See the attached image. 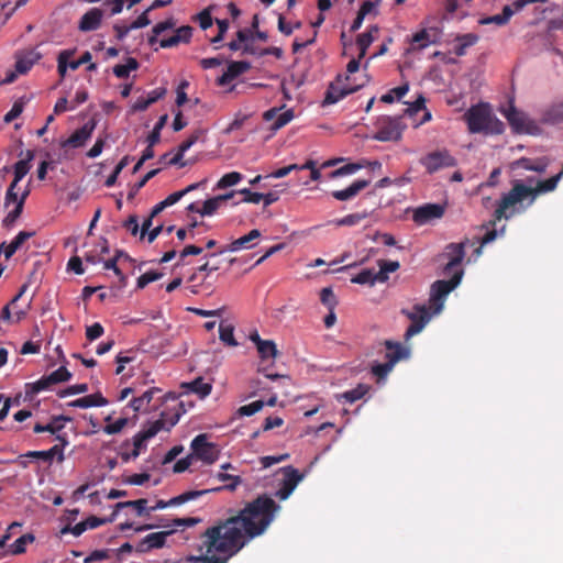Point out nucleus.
<instances>
[{
    "label": "nucleus",
    "instance_id": "35",
    "mask_svg": "<svg viewBox=\"0 0 563 563\" xmlns=\"http://www.w3.org/2000/svg\"><path fill=\"white\" fill-rule=\"evenodd\" d=\"M378 266H379V271L377 272L378 273V277H377L378 282L385 283L388 279V273L396 272L400 267V264L397 261L379 260Z\"/></svg>",
    "mask_w": 563,
    "mask_h": 563
},
{
    "label": "nucleus",
    "instance_id": "29",
    "mask_svg": "<svg viewBox=\"0 0 563 563\" xmlns=\"http://www.w3.org/2000/svg\"><path fill=\"white\" fill-rule=\"evenodd\" d=\"M30 194L29 189H25L18 201V205L14 207L13 210H11L5 218L2 220V225L7 229L13 227V224L16 222V220L21 217L23 212V207L25 203V200Z\"/></svg>",
    "mask_w": 563,
    "mask_h": 563
},
{
    "label": "nucleus",
    "instance_id": "30",
    "mask_svg": "<svg viewBox=\"0 0 563 563\" xmlns=\"http://www.w3.org/2000/svg\"><path fill=\"white\" fill-rule=\"evenodd\" d=\"M34 158V152L31 150H27L25 153V157L23 159L18 161L13 166V174L15 177V181H21L24 176L30 172L31 169V162Z\"/></svg>",
    "mask_w": 563,
    "mask_h": 563
},
{
    "label": "nucleus",
    "instance_id": "62",
    "mask_svg": "<svg viewBox=\"0 0 563 563\" xmlns=\"http://www.w3.org/2000/svg\"><path fill=\"white\" fill-rule=\"evenodd\" d=\"M128 423V419L126 418H120L118 419L115 422L113 423H108L104 428H103V431L107 433V434H117L119 432L122 431V429L126 426Z\"/></svg>",
    "mask_w": 563,
    "mask_h": 563
},
{
    "label": "nucleus",
    "instance_id": "49",
    "mask_svg": "<svg viewBox=\"0 0 563 563\" xmlns=\"http://www.w3.org/2000/svg\"><path fill=\"white\" fill-rule=\"evenodd\" d=\"M222 203H220V198L212 197L210 199H207L201 209L199 210V214L202 217L205 216H212L216 213V211L220 208Z\"/></svg>",
    "mask_w": 563,
    "mask_h": 563
},
{
    "label": "nucleus",
    "instance_id": "16",
    "mask_svg": "<svg viewBox=\"0 0 563 563\" xmlns=\"http://www.w3.org/2000/svg\"><path fill=\"white\" fill-rule=\"evenodd\" d=\"M172 533V531H159L147 534L143 538L137 547L136 551L141 553L148 552L153 549H161L166 543V538Z\"/></svg>",
    "mask_w": 563,
    "mask_h": 563
},
{
    "label": "nucleus",
    "instance_id": "12",
    "mask_svg": "<svg viewBox=\"0 0 563 563\" xmlns=\"http://www.w3.org/2000/svg\"><path fill=\"white\" fill-rule=\"evenodd\" d=\"M261 238V231L257 229L251 230L247 234L233 240L229 245L219 249L210 256L221 255L225 252H239L241 250H250L255 245V241Z\"/></svg>",
    "mask_w": 563,
    "mask_h": 563
},
{
    "label": "nucleus",
    "instance_id": "33",
    "mask_svg": "<svg viewBox=\"0 0 563 563\" xmlns=\"http://www.w3.org/2000/svg\"><path fill=\"white\" fill-rule=\"evenodd\" d=\"M234 327L225 321V320H222L219 324V338L220 340L229 345V346H236L238 345V342L236 340L234 339Z\"/></svg>",
    "mask_w": 563,
    "mask_h": 563
},
{
    "label": "nucleus",
    "instance_id": "23",
    "mask_svg": "<svg viewBox=\"0 0 563 563\" xmlns=\"http://www.w3.org/2000/svg\"><path fill=\"white\" fill-rule=\"evenodd\" d=\"M549 166V161L547 157H540V158H528V157H521L512 163V168H521L525 170H531L539 174L545 173L547 168Z\"/></svg>",
    "mask_w": 563,
    "mask_h": 563
},
{
    "label": "nucleus",
    "instance_id": "45",
    "mask_svg": "<svg viewBox=\"0 0 563 563\" xmlns=\"http://www.w3.org/2000/svg\"><path fill=\"white\" fill-rule=\"evenodd\" d=\"M75 51L64 49L59 52L57 57V70L62 78L65 77L68 68V59L74 55Z\"/></svg>",
    "mask_w": 563,
    "mask_h": 563
},
{
    "label": "nucleus",
    "instance_id": "37",
    "mask_svg": "<svg viewBox=\"0 0 563 563\" xmlns=\"http://www.w3.org/2000/svg\"><path fill=\"white\" fill-rule=\"evenodd\" d=\"M262 361L274 360L277 356V347L274 341L265 340L256 347Z\"/></svg>",
    "mask_w": 563,
    "mask_h": 563
},
{
    "label": "nucleus",
    "instance_id": "34",
    "mask_svg": "<svg viewBox=\"0 0 563 563\" xmlns=\"http://www.w3.org/2000/svg\"><path fill=\"white\" fill-rule=\"evenodd\" d=\"M146 505H147V499H144V498L136 499V500H129V501H120V503L115 504L114 511H118L119 509H123V508H134L139 516H144V515L150 514V510L146 508Z\"/></svg>",
    "mask_w": 563,
    "mask_h": 563
},
{
    "label": "nucleus",
    "instance_id": "51",
    "mask_svg": "<svg viewBox=\"0 0 563 563\" xmlns=\"http://www.w3.org/2000/svg\"><path fill=\"white\" fill-rule=\"evenodd\" d=\"M265 402L263 400H256L249 405L241 406L238 409L239 416H252L263 409Z\"/></svg>",
    "mask_w": 563,
    "mask_h": 563
},
{
    "label": "nucleus",
    "instance_id": "11",
    "mask_svg": "<svg viewBox=\"0 0 563 563\" xmlns=\"http://www.w3.org/2000/svg\"><path fill=\"white\" fill-rule=\"evenodd\" d=\"M284 477L280 482V487L275 493V496L279 500H286L295 490L297 485L302 481L303 475L292 466H285L280 468Z\"/></svg>",
    "mask_w": 563,
    "mask_h": 563
},
{
    "label": "nucleus",
    "instance_id": "27",
    "mask_svg": "<svg viewBox=\"0 0 563 563\" xmlns=\"http://www.w3.org/2000/svg\"><path fill=\"white\" fill-rule=\"evenodd\" d=\"M108 400L100 394H91L68 402L70 407L89 408L106 406Z\"/></svg>",
    "mask_w": 563,
    "mask_h": 563
},
{
    "label": "nucleus",
    "instance_id": "14",
    "mask_svg": "<svg viewBox=\"0 0 563 563\" xmlns=\"http://www.w3.org/2000/svg\"><path fill=\"white\" fill-rule=\"evenodd\" d=\"M444 213V207L438 203H427L416 209L413 220L419 224H424L433 219H439Z\"/></svg>",
    "mask_w": 563,
    "mask_h": 563
},
{
    "label": "nucleus",
    "instance_id": "9",
    "mask_svg": "<svg viewBox=\"0 0 563 563\" xmlns=\"http://www.w3.org/2000/svg\"><path fill=\"white\" fill-rule=\"evenodd\" d=\"M419 163L426 168L428 174H434L442 168L456 166L457 161L448 150H438L422 156Z\"/></svg>",
    "mask_w": 563,
    "mask_h": 563
},
{
    "label": "nucleus",
    "instance_id": "32",
    "mask_svg": "<svg viewBox=\"0 0 563 563\" xmlns=\"http://www.w3.org/2000/svg\"><path fill=\"white\" fill-rule=\"evenodd\" d=\"M217 478L221 482H225V483H229L224 486H219V487H214V488H209L207 489L208 493H216V492H220L222 489H227V490H230V492H234L236 489V487L242 483V478L238 475H231V474H228V473H218L217 474Z\"/></svg>",
    "mask_w": 563,
    "mask_h": 563
},
{
    "label": "nucleus",
    "instance_id": "2",
    "mask_svg": "<svg viewBox=\"0 0 563 563\" xmlns=\"http://www.w3.org/2000/svg\"><path fill=\"white\" fill-rule=\"evenodd\" d=\"M526 199H532L531 187L527 186L521 180H516L512 184L511 189L507 194H505L499 200L497 208L493 213V219L482 225V229H484L486 232L479 239L481 244L475 250L477 256L481 255L482 247L484 245L493 242L497 238V221H500L501 219L508 220L512 218L516 213L525 211L526 207L522 206V202Z\"/></svg>",
    "mask_w": 563,
    "mask_h": 563
},
{
    "label": "nucleus",
    "instance_id": "8",
    "mask_svg": "<svg viewBox=\"0 0 563 563\" xmlns=\"http://www.w3.org/2000/svg\"><path fill=\"white\" fill-rule=\"evenodd\" d=\"M377 131L374 139L380 142L398 141L401 137L404 125L400 118L383 117L376 123Z\"/></svg>",
    "mask_w": 563,
    "mask_h": 563
},
{
    "label": "nucleus",
    "instance_id": "18",
    "mask_svg": "<svg viewBox=\"0 0 563 563\" xmlns=\"http://www.w3.org/2000/svg\"><path fill=\"white\" fill-rule=\"evenodd\" d=\"M386 347L385 360L394 367L399 361L406 360L410 355L408 347L404 346L399 342L386 340L384 342Z\"/></svg>",
    "mask_w": 563,
    "mask_h": 563
},
{
    "label": "nucleus",
    "instance_id": "5",
    "mask_svg": "<svg viewBox=\"0 0 563 563\" xmlns=\"http://www.w3.org/2000/svg\"><path fill=\"white\" fill-rule=\"evenodd\" d=\"M500 112L507 119L509 125L511 126L515 133H526V134H537L539 132V126L537 123L529 119L528 115L519 111L514 100L509 101L508 108H501Z\"/></svg>",
    "mask_w": 563,
    "mask_h": 563
},
{
    "label": "nucleus",
    "instance_id": "4",
    "mask_svg": "<svg viewBox=\"0 0 563 563\" xmlns=\"http://www.w3.org/2000/svg\"><path fill=\"white\" fill-rule=\"evenodd\" d=\"M463 274V269H456L449 280H437L431 285L429 309L433 313L442 311L446 296L460 285Z\"/></svg>",
    "mask_w": 563,
    "mask_h": 563
},
{
    "label": "nucleus",
    "instance_id": "17",
    "mask_svg": "<svg viewBox=\"0 0 563 563\" xmlns=\"http://www.w3.org/2000/svg\"><path fill=\"white\" fill-rule=\"evenodd\" d=\"M95 130V123L87 122L81 128L77 129L67 140L62 142V147H80L91 136Z\"/></svg>",
    "mask_w": 563,
    "mask_h": 563
},
{
    "label": "nucleus",
    "instance_id": "19",
    "mask_svg": "<svg viewBox=\"0 0 563 563\" xmlns=\"http://www.w3.org/2000/svg\"><path fill=\"white\" fill-rule=\"evenodd\" d=\"M208 493V490H189V492H185L176 497H173L172 499H169L168 501H164V500H157L156 504L151 507L148 510L150 511H154V510H157V509H164L166 507H169V506H179V505H183L187 501H190V500H194L200 496H203Z\"/></svg>",
    "mask_w": 563,
    "mask_h": 563
},
{
    "label": "nucleus",
    "instance_id": "6",
    "mask_svg": "<svg viewBox=\"0 0 563 563\" xmlns=\"http://www.w3.org/2000/svg\"><path fill=\"white\" fill-rule=\"evenodd\" d=\"M401 313L411 321L405 332L406 340H409L413 335L420 333L434 314L426 305H415L411 310L401 309Z\"/></svg>",
    "mask_w": 563,
    "mask_h": 563
},
{
    "label": "nucleus",
    "instance_id": "57",
    "mask_svg": "<svg viewBox=\"0 0 563 563\" xmlns=\"http://www.w3.org/2000/svg\"><path fill=\"white\" fill-rule=\"evenodd\" d=\"M118 258H109L107 261H104L103 263V267L106 269H111L114 272V274L119 277L120 282L122 285H125L126 283V277L125 275L122 273V271L118 267Z\"/></svg>",
    "mask_w": 563,
    "mask_h": 563
},
{
    "label": "nucleus",
    "instance_id": "25",
    "mask_svg": "<svg viewBox=\"0 0 563 563\" xmlns=\"http://www.w3.org/2000/svg\"><path fill=\"white\" fill-rule=\"evenodd\" d=\"M560 179H561V175H555L545 180H537L536 187H531L532 199H530V201L528 202V206L533 205L534 200L537 199V197L540 194L553 191L556 188Z\"/></svg>",
    "mask_w": 563,
    "mask_h": 563
},
{
    "label": "nucleus",
    "instance_id": "41",
    "mask_svg": "<svg viewBox=\"0 0 563 563\" xmlns=\"http://www.w3.org/2000/svg\"><path fill=\"white\" fill-rule=\"evenodd\" d=\"M369 390V387L367 385L360 384L355 388L347 390L342 394V398L345 399V401L353 404L356 400H360L363 398Z\"/></svg>",
    "mask_w": 563,
    "mask_h": 563
},
{
    "label": "nucleus",
    "instance_id": "60",
    "mask_svg": "<svg viewBox=\"0 0 563 563\" xmlns=\"http://www.w3.org/2000/svg\"><path fill=\"white\" fill-rule=\"evenodd\" d=\"M88 391V385L87 384H76L73 386H69L60 391H58V396L60 398H64L69 395H77V394H84Z\"/></svg>",
    "mask_w": 563,
    "mask_h": 563
},
{
    "label": "nucleus",
    "instance_id": "43",
    "mask_svg": "<svg viewBox=\"0 0 563 563\" xmlns=\"http://www.w3.org/2000/svg\"><path fill=\"white\" fill-rule=\"evenodd\" d=\"M242 180V174L239 172H231L224 174L219 181L217 183L218 189H225L228 187L234 186Z\"/></svg>",
    "mask_w": 563,
    "mask_h": 563
},
{
    "label": "nucleus",
    "instance_id": "64",
    "mask_svg": "<svg viewBox=\"0 0 563 563\" xmlns=\"http://www.w3.org/2000/svg\"><path fill=\"white\" fill-rule=\"evenodd\" d=\"M103 334V327L99 322H95L86 330V336L89 341H95Z\"/></svg>",
    "mask_w": 563,
    "mask_h": 563
},
{
    "label": "nucleus",
    "instance_id": "58",
    "mask_svg": "<svg viewBox=\"0 0 563 563\" xmlns=\"http://www.w3.org/2000/svg\"><path fill=\"white\" fill-rule=\"evenodd\" d=\"M249 114L236 113L234 120L229 124V126L224 130V133L230 134L235 130H239L243 126L245 121L249 119Z\"/></svg>",
    "mask_w": 563,
    "mask_h": 563
},
{
    "label": "nucleus",
    "instance_id": "24",
    "mask_svg": "<svg viewBox=\"0 0 563 563\" xmlns=\"http://www.w3.org/2000/svg\"><path fill=\"white\" fill-rule=\"evenodd\" d=\"M103 13L98 8L87 11L79 21V30L82 32L95 31L101 25Z\"/></svg>",
    "mask_w": 563,
    "mask_h": 563
},
{
    "label": "nucleus",
    "instance_id": "56",
    "mask_svg": "<svg viewBox=\"0 0 563 563\" xmlns=\"http://www.w3.org/2000/svg\"><path fill=\"white\" fill-rule=\"evenodd\" d=\"M362 167H363V165L356 164V163L346 164V165H344V166L333 170L331 173V178H336V177H340V176L354 174L355 172H357Z\"/></svg>",
    "mask_w": 563,
    "mask_h": 563
},
{
    "label": "nucleus",
    "instance_id": "31",
    "mask_svg": "<svg viewBox=\"0 0 563 563\" xmlns=\"http://www.w3.org/2000/svg\"><path fill=\"white\" fill-rule=\"evenodd\" d=\"M379 31L377 25H372L367 32L362 33L356 38V44L360 48V58H363L366 54L367 48L375 40V34Z\"/></svg>",
    "mask_w": 563,
    "mask_h": 563
},
{
    "label": "nucleus",
    "instance_id": "22",
    "mask_svg": "<svg viewBox=\"0 0 563 563\" xmlns=\"http://www.w3.org/2000/svg\"><path fill=\"white\" fill-rule=\"evenodd\" d=\"M371 184V180L367 179H357L354 183H352L349 187L341 190H334L332 191V197L339 201H347L354 198L356 195H358L360 191L368 187Z\"/></svg>",
    "mask_w": 563,
    "mask_h": 563
},
{
    "label": "nucleus",
    "instance_id": "40",
    "mask_svg": "<svg viewBox=\"0 0 563 563\" xmlns=\"http://www.w3.org/2000/svg\"><path fill=\"white\" fill-rule=\"evenodd\" d=\"M114 549L95 550L85 558L84 563H95L108 560H114Z\"/></svg>",
    "mask_w": 563,
    "mask_h": 563
},
{
    "label": "nucleus",
    "instance_id": "59",
    "mask_svg": "<svg viewBox=\"0 0 563 563\" xmlns=\"http://www.w3.org/2000/svg\"><path fill=\"white\" fill-rule=\"evenodd\" d=\"M239 194L242 196V202L258 203L263 198V194L253 192L247 188L241 189Z\"/></svg>",
    "mask_w": 563,
    "mask_h": 563
},
{
    "label": "nucleus",
    "instance_id": "63",
    "mask_svg": "<svg viewBox=\"0 0 563 563\" xmlns=\"http://www.w3.org/2000/svg\"><path fill=\"white\" fill-rule=\"evenodd\" d=\"M34 59L27 57H19L15 63V70L24 75L26 74L33 66Z\"/></svg>",
    "mask_w": 563,
    "mask_h": 563
},
{
    "label": "nucleus",
    "instance_id": "48",
    "mask_svg": "<svg viewBox=\"0 0 563 563\" xmlns=\"http://www.w3.org/2000/svg\"><path fill=\"white\" fill-rule=\"evenodd\" d=\"M47 376L49 377L51 383L56 385L58 383L68 382L71 378V373L65 366H60Z\"/></svg>",
    "mask_w": 563,
    "mask_h": 563
},
{
    "label": "nucleus",
    "instance_id": "50",
    "mask_svg": "<svg viewBox=\"0 0 563 563\" xmlns=\"http://www.w3.org/2000/svg\"><path fill=\"white\" fill-rule=\"evenodd\" d=\"M393 368L394 367L387 361L385 363H375L372 365V374L376 376L379 382L385 379Z\"/></svg>",
    "mask_w": 563,
    "mask_h": 563
},
{
    "label": "nucleus",
    "instance_id": "52",
    "mask_svg": "<svg viewBox=\"0 0 563 563\" xmlns=\"http://www.w3.org/2000/svg\"><path fill=\"white\" fill-rule=\"evenodd\" d=\"M117 516V511H113V514L109 518H99L96 516L88 517L85 521L87 529H96L100 527L101 525L112 522Z\"/></svg>",
    "mask_w": 563,
    "mask_h": 563
},
{
    "label": "nucleus",
    "instance_id": "1",
    "mask_svg": "<svg viewBox=\"0 0 563 563\" xmlns=\"http://www.w3.org/2000/svg\"><path fill=\"white\" fill-rule=\"evenodd\" d=\"M280 506L263 494L227 519L207 528L200 537V555L187 559L190 563H228L253 539L262 536L274 521Z\"/></svg>",
    "mask_w": 563,
    "mask_h": 563
},
{
    "label": "nucleus",
    "instance_id": "42",
    "mask_svg": "<svg viewBox=\"0 0 563 563\" xmlns=\"http://www.w3.org/2000/svg\"><path fill=\"white\" fill-rule=\"evenodd\" d=\"M368 217L366 211L351 213L335 221V224L339 227H353L360 224L364 219Z\"/></svg>",
    "mask_w": 563,
    "mask_h": 563
},
{
    "label": "nucleus",
    "instance_id": "44",
    "mask_svg": "<svg viewBox=\"0 0 563 563\" xmlns=\"http://www.w3.org/2000/svg\"><path fill=\"white\" fill-rule=\"evenodd\" d=\"M59 452V449L57 448H51L46 451H29L24 456L32 457V459H40L44 462L52 463L54 457H57V453Z\"/></svg>",
    "mask_w": 563,
    "mask_h": 563
},
{
    "label": "nucleus",
    "instance_id": "7",
    "mask_svg": "<svg viewBox=\"0 0 563 563\" xmlns=\"http://www.w3.org/2000/svg\"><path fill=\"white\" fill-rule=\"evenodd\" d=\"M192 451V459H197L202 461L206 464H213L220 455V450L218 445L211 442H208V435L202 433L198 434L190 444Z\"/></svg>",
    "mask_w": 563,
    "mask_h": 563
},
{
    "label": "nucleus",
    "instance_id": "47",
    "mask_svg": "<svg viewBox=\"0 0 563 563\" xmlns=\"http://www.w3.org/2000/svg\"><path fill=\"white\" fill-rule=\"evenodd\" d=\"M165 428V422L162 419H158L152 422L146 429L140 431L143 439L146 441L151 438L155 437L162 429Z\"/></svg>",
    "mask_w": 563,
    "mask_h": 563
},
{
    "label": "nucleus",
    "instance_id": "26",
    "mask_svg": "<svg viewBox=\"0 0 563 563\" xmlns=\"http://www.w3.org/2000/svg\"><path fill=\"white\" fill-rule=\"evenodd\" d=\"M181 388L189 393L197 394L200 398H206L211 394L212 385L206 383L202 377H197L191 382L183 383Z\"/></svg>",
    "mask_w": 563,
    "mask_h": 563
},
{
    "label": "nucleus",
    "instance_id": "54",
    "mask_svg": "<svg viewBox=\"0 0 563 563\" xmlns=\"http://www.w3.org/2000/svg\"><path fill=\"white\" fill-rule=\"evenodd\" d=\"M294 119V111L291 109L277 114L275 122L272 125V130L277 131L288 124Z\"/></svg>",
    "mask_w": 563,
    "mask_h": 563
},
{
    "label": "nucleus",
    "instance_id": "10",
    "mask_svg": "<svg viewBox=\"0 0 563 563\" xmlns=\"http://www.w3.org/2000/svg\"><path fill=\"white\" fill-rule=\"evenodd\" d=\"M345 84H342V76L339 75L334 82H331L325 91L322 106H330L339 102L346 96L357 91L362 85L352 86L349 84L350 76L344 77Z\"/></svg>",
    "mask_w": 563,
    "mask_h": 563
},
{
    "label": "nucleus",
    "instance_id": "15",
    "mask_svg": "<svg viewBox=\"0 0 563 563\" xmlns=\"http://www.w3.org/2000/svg\"><path fill=\"white\" fill-rule=\"evenodd\" d=\"M251 68V63L246 60L230 62L227 70L218 78L219 86H227L240 75Z\"/></svg>",
    "mask_w": 563,
    "mask_h": 563
},
{
    "label": "nucleus",
    "instance_id": "36",
    "mask_svg": "<svg viewBox=\"0 0 563 563\" xmlns=\"http://www.w3.org/2000/svg\"><path fill=\"white\" fill-rule=\"evenodd\" d=\"M377 277L378 273H375L374 269L366 268L352 277L351 282L354 284L373 286L376 282H378Z\"/></svg>",
    "mask_w": 563,
    "mask_h": 563
},
{
    "label": "nucleus",
    "instance_id": "20",
    "mask_svg": "<svg viewBox=\"0 0 563 563\" xmlns=\"http://www.w3.org/2000/svg\"><path fill=\"white\" fill-rule=\"evenodd\" d=\"M191 37H192V27L189 25H183L175 31L174 35L166 37V38H162L159 41V46L162 48H170V47L178 46L181 43L188 44L190 42Z\"/></svg>",
    "mask_w": 563,
    "mask_h": 563
},
{
    "label": "nucleus",
    "instance_id": "61",
    "mask_svg": "<svg viewBox=\"0 0 563 563\" xmlns=\"http://www.w3.org/2000/svg\"><path fill=\"white\" fill-rule=\"evenodd\" d=\"M320 300L324 306L329 307L330 309H333V307L336 303L334 294H333L332 289L329 287L321 289Z\"/></svg>",
    "mask_w": 563,
    "mask_h": 563
},
{
    "label": "nucleus",
    "instance_id": "28",
    "mask_svg": "<svg viewBox=\"0 0 563 563\" xmlns=\"http://www.w3.org/2000/svg\"><path fill=\"white\" fill-rule=\"evenodd\" d=\"M54 384L51 383L47 375L42 376L38 380L25 384V400H32L35 395L43 390L49 389Z\"/></svg>",
    "mask_w": 563,
    "mask_h": 563
},
{
    "label": "nucleus",
    "instance_id": "46",
    "mask_svg": "<svg viewBox=\"0 0 563 563\" xmlns=\"http://www.w3.org/2000/svg\"><path fill=\"white\" fill-rule=\"evenodd\" d=\"M167 119H168L167 114L162 115L159 118V120L157 121V123L155 124L153 131L147 136V143H150L151 146H154L155 144H157L159 142L161 130L166 124Z\"/></svg>",
    "mask_w": 563,
    "mask_h": 563
},
{
    "label": "nucleus",
    "instance_id": "55",
    "mask_svg": "<svg viewBox=\"0 0 563 563\" xmlns=\"http://www.w3.org/2000/svg\"><path fill=\"white\" fill-rule=\"evenodd\" d=\"M163 274L159 273V272H156V271H150V272H146L144 274H142L139 278H137V287L139 288H144L145 286H147L150 283H153V282H156L158 280L159 278H162Z\"/></svg>",
    "mask_w": 563,
    "mask_h": 563
},
{
    "label": "nucleus",
    "instance_id": "21",
    "mask_svg": "<svg viewBox=\"0 0 563 563\" xmlns=\"http://www.w3.org/2000/svg\"><path fill=\"white\" fill-rule=\"evenodd\" d=\"M446 255L449 256V262L444 267L445 274H451L453 269H457L456 267L462 263L465 252L463 243H451L446 246Z\"/></svg>",
    "mask_w": 563,
    "mask_h": 563
},
{
    "label": "nucleus",
    "instance_id": "3",
    "mask_svg": "<svg viewBox=\"0 0 563 563\" xmlns=\"http://www.w3.org/2000/svg\"><path fill=\"white\" fill-rule=\"evenodd\" d=\"M471 133L499 135L504 133V123L493 113L489 103L472 106L463 115Z\"/></svg>",
    "mask_w": 563,
    "mask_h": 563
},
{
    "label": "nucleus",
    "instance_id": "13",
    "mask_svg": "<svg viewBox=\"0 0 563 563\" xmlns=\"http://www.w3.org/2000/svg\"><path fill=\"white\" fill-rule=\"evenodd\" d=\"M541 123L558 125L563 123V99H555L541 111Z\"/></svg>",
    "mask_w": 563,
    "mask_h": 563
},
{
    "label": "nucleus",
    "instance_id": "53",
    "mask_svg": "<svg viewBox=\"0 0 563 563\" xmlns=\"http://www.w3.org/2000/svg\"><path fill=\"white\" fill-rule=\"evenodd\" d=\"M432 42L427 30H421L412 36V44L416 45L417 48H424Z\"/></svg>",
    "mask_w": 563,
    "mask_h": 563
},
{
    "label": "nucleus",
    "instance_id": "39",
    "mask_svg": "<svg viewBox=\"0 0 563 563\" xmlns=\"http://www.w3.org/2000/svg\"><path fill=\"white\" fill-rule=\"evenodd\" d=\"M35 537L32 533H25L18 538L11 545L10 551L12 554H22L25 552L26 547L33 543Z\"/></svg>",
    "mask_w": 563,
    "mask_h": 563
},
{
    "label": "nucleus",
    "instance_id": "38",
    "mask_svg": "<svg viewBox=\"0 0 563 563\" xmlns=\"http://www.w3.org/2000/svg\"><path fill=\"white\" fill-rule=\"evenodd\" d=\"M137 68H139V62L133 57H129L126 59V64H124V65L118 64L113 67V74L118 78H126V77H129L130 71L136 70Z\"/></svg>",
    "mask_w": 563,
    "mask_h": 563
}]
</instances>
